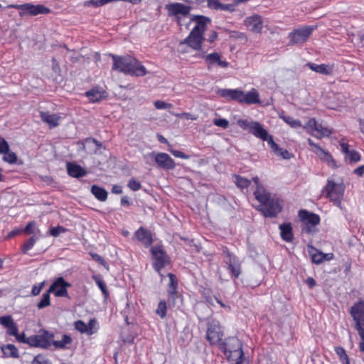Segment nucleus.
<instances>
[{
  "label": "nucleus",
  "instance_id": "obj_1",
  "mask_svg": "<svg viewBox=\"0 0 364 364\" xmlns=\"http://www.w3.org/2000/svg\"><path fill=\"white\" fill-rule=\"evenodd\" d=\"M113 60L112 70L131 76L141 77L146 75V68L135 58L130 55H111Z\"/></svg>",
  "mask_w": 364,
  "mask_h": 364
},
{
  "label": "nucleus",
  "instance_id": "obj_2",
  "mask_svg": "<svg viewBox=\"0 0 364 364\" xmlns=\"http://www.w3.org/2000/svg\"><path fill=\"white\" fill-rule=\"evenodd\" d=\"M255 198L261 203L259 210L265 217H275L282 211L281 200L267 191L262 186H258L254 192Z\"/></svg>",
  "mask_w": 364,
  "mask_h": 364
},
{
  "label": "nucleus",
  "instance_id": "obj_3",
  "mask_svg": "<svg viewBox=\"0 0 364 364\" xmlns=\"http://www.w3.org/2000/svg\"><path fill=\"white\" fill-rule=\"evenodd\" d=\"M220 349L223 351L228 359L236 360L238 363L243 355L242 343L236 337H230L220 343Z\"/></svg>",
  "mask_w": 364,
  "mask_h": 364
},
{
  "label": "nucleus",
  "instance_id": "obj_4",
  "mask_svg": "<svg viewBox=\"0 0 364 364\" xmlns=\"http://www.w3.org/2000/svg\"><path fill=\"white\" fill-rule=\"evenodd\" d=\"M299 217L303 223V230L304 232L311 235L317 232L316 226L320 223V218L318 215L306 210H301L299 211Z\"/></svg>",
  "mask_w": 364,
  "mask_h": 364
},
{
  "label": "nucleus",
  "instance_id": "obj_5",
  "mask_svg": "<svg viewBox=\"0 0 364 364\" xmlns=\"http://www.w3.org/2000/svg\"><path fill=\"white\" fill-rule=\"evenodd\" d=\"M151 253L153 267L163 277L161 270L169 264L170 258L161 246L151 247Z\"/></svg>",
  "mask_w": 364,
  "mask_h": 364
},
{
  "label": "nucleus",
  "instance_id": "obj_6",
  "mask_svg": "<svg viewBox=\"0 0 364 364\" xmlns=\"http://www.w3.org/2000/svg\"><path fill=\"white\" fill-rule=\"evenodd\" d=\"M326 196L338 207H341L343 196L344 186L343 183H335L332 180H328L325 186Z\"/></svg>",
  "mask_w": 364,
  "mask_h": 364
},
{
  "label": "nucleus",
  "instance_id": "obj_7",
  "mask_svg": "<svg viewBox=\"0 0 364 364\" xmlns=\"http://www.w3.org/2000/svg\"><path fill=\"white\" fill-rule=\"evenodd\" d=\"M144 158L146 164H149L150 161L154 160L159 167L164 169H173L176 166L174 160L166 153L151 152L144 155Z\"/></svg>",
  "mask_w": 364,
  "mask_h": 364
},
{
  "label": "nucleus",
  "instance_id": "obj_8",
  "mask_svg": "<svg viewBox=\"0 0 364 364\" xmlns=\"http://www.w3.org/2000/svg\"><path fill=\"white\" fill-rule=\"evenodd\" d=\"M223 255L225 268L232 277L237 278L241 274V264L238 258L231 253L227 247L223 248Z\"/></svg>",
  "mask_w": 364,
  "mask_h": 364
},
{
  "label": "nucleus",
  "instance_id": "obj_9",
  "mask_svg": "<svg viewBox=\"0 0 364 364\" xmlns=\"http://www.w3.org/2000/svg\"><path fill=\"white\" fill-rule=\"evenodd\" d=\"M8 7L21 10L20 16L24 15L37 16L38 14H46L50 12V9L41 4L34 5L26 3L23 4H11Z\"/></svg>",
  "mask_w": 364,
  "mask_h": 364
},
{
  "label": "nucleus",
  "instance_id": "obj_10",
  "mask_svg": "<svg viewBox=\"0 0 364 364\" xmlns=\"http://www.w3.org/2000/svg\"><path fill=\"white\" fill-rule=\"evenodd\" d=\"M54 335L48 331H42V333L28 337L27 344L32 347L47 349L51 345Z\"/></svg>",
  "mask_w": 364,
  "mask_h": 364
},
{
  "label": "nucleus",
  "instance_id": "obj_11",
  "mask_svg": "<svg viewBox=\"0 0 364 364\" xmlns=\"http://www.w3.org/2000/svg\"><path fill=\"white\" fill-rule=\"evenodd\" d=\"M314 30V27L310 26L294 29L289 34V43L295 45L305 43Z\"/></svg>",
  "mask_w": 364,
  "mask_h": 364
},
{
  "label": "nucleus",
  "instance_id": "obj_12",
  "mask_svg": "<svg viewBox=\"0 0 364 364\" xmlns=\"http://www.w3.org/2000/svg\"><path fill=\"white\" fill-rule=\"evenodd\" d=\"M71 287V284L66 282L62 277L55 279L50 287L48 292L53 293L56 297H68V288Z\"/></svg>",
  "mask_w": 364,
  "mask_h": 364
},
{
  "label": "nucleus",
  "instance_id": "obj_13",
  "mask_svg": "<svg viewBox=\"0 0 364 364\" xmlns=\"http://www.w3.org/2000/svg\"><path fill=\"white\" fill-rule=\"evenodd\" d=\"M223 336L221 327L218 321H213L209 323L206 333V338L211 345L220 343Z\"/></svg>",
  "mask_w": 364,
  "mask_h": 364
},
{
  "label": "nucleus",
  "instance_id": "obj_14",
  "mask_svg": "<svg viewBox=\"0 0 364 364\" xmlns=\"http://www.w3.org/2000/svg\"><path fill=\"white\" fill-rule=\"evenodd\" d=\"M309 144L312 146V151L318 156V157L325 163L328 164V166L334 168L336 166V161L333 159L331 154L322 149L320 146L315 144L311 139H308Z\"/></svg>",
  "mask_w": 364,
  "mask_h": 364
},
{
  "label": "nucleus",
  "instance_id": "obj_15",
  "mask_svg": "<svg viewBox=\"0 0 364 364\" xmlns=\"http://www.w3.org/2000/svg\"><path fill=\"white\" fill-rule=\"evenodd\" d=\"M204 40L203 36L190 32L189 35L180 42V46L187 45L195 50H200Z\"/></svg>",
  "mask_w": 364,
  "mask_h": 364
},
{
  "label": "nucleus",
  "instance_id": "obj_16",
  "mask_svg": "<svg viewBox=\"0 0 364 364\" xmlns=\"http://www.w3.org/2000/svg\"><path fill=\"white\" fill-rule=\"evenodd\" d=\"M191 21L195 23V26L192 28L191 32L194 33L204 35L205 31L207 30L208 24L210 22V20L204 16H192Z\"/></svg>",
  "mask_w": 364,
  "mask_h": 364
},
{
  "label": "nucleus",
  "instance_id": "obj_17",
  "mask_svg": "<svg viewBox=\"0 0 364 364\" xmlns=\"http://www.w3.org/2000/svg\"><path fill=\"white\" fill-rule=\"evenodd\" d=\"M97 321L95 318H93L90 319L88 323H85V322L80 320L77 321L75 322L74 326L75 329L80 332L81 333H86L88 336H91L97 332Z\"/></svg>",
  "mask_w": 364,
  "mask_h": 364
},
{
  "label": "nucleus",
  "instance_id": "obj_18",
  "mask_svg": "<svg viewBox=\"0 0 364 364\" xmlns=\"http://www.w3.org/2000/svg\"><path fill=\"white\" fill-rule=\"evenodd\" d=\"M166 9L170 16H178L181 15L186 16L189 14L191 7L181 3H171L166 5Z\"/></svg>",
  "mask_w": 364,
  "mask_h": 364
},
{
  "label": "nucleus",
  "instance_id": "obj_19",
  "mask_svg": "<svg viewBox=\"0 0 364 364\" xmlns=\"http://www.w3.org/2000/svg\"><path fill=\"white\" fill-rule=\"evenodd\" d=\"M0 324L7 328V333L10 336H17L18 326L14 321L11 316L7 315L0 317Z\"/></svg>",
  "mask_w": 364,
  "mask_h": 364
},
{
  "label": "nucleus",
  "instance_id": "obj_20",
  "mask_svg": "<svg viewBox=\"0 0 364 364\" xmlns=\"http://www.w3.org/2000/svg\"><path fill=\"white\" fill-rule=\"evenodd\" d=\"M245 25L252 32L260 33L262 28V21L259 16L255 15L245 19Z\"/></svg>",
  "mask_w": 364,
  "mask_h": 364
},
{
  "label": "nucleus",
  "instance_id": "obj_21",
  "mask_svg": "<svg viewBox=\"0 0 364 364\" xmlns=\"http://www.w3.org/2000/svg\"><path fill=\"white\" fill-rule=\"evenodd\" d=\"M340 146L341 151L346 154V159L350 163H357L360 160V154L355 150H350L348 144L345 141H341Z\"/></svg>",
  "mask_w": 364,
  "mask_h": 364
},
{
  "label": "nucleus",
  "instance_id": "obj_22",
  "mask_svg": "<svg viewBox=\"0 0 364 364\" xmlns=\"http://www.w3.org/2000/svg\"><path fill=\"white\" fill-rule=\"evenodd\" d=\"M134 237L141 242L145 247L150 246L153 242L151 232L143 228H140L136 231Z\"/></svg>",
  "mask_w": 364,
  "mask_h": 364
},
{
  "label": "nucleus",
  "instance_id": "obj_23",
  "mask_svg": "<svg viewBox=\"0 0 364 364\" xmlns=\"http://www.w3.org/2000/svg\"><path fill=\"white\" fill-rule=\"evenodd\" d=\"M350 314L355 323L364 321V301H359L351 307Z\"/></svg>",
  "mask_w": 364,
  "mask_h": 364
},
{
  "label": "nucleus",
  "instance_id": "obj_24",
  "mask_svg": "<svg viewBox=\"0 0 364 364\" xmlns=\"http://www.w3.org/2000/svg\"><path fill=\"white\" fill-rule=\"evenodd\" d=\"M252 133L255 137L266 141L271 136L268 132L263 127V126L258 122H255L253 127H251Z\"/></svg>",
  "mask_w": 364,
  "mask_h": 364
},
{
  "label": "nucleus",
  "instance_id": "obj_25",
  "mask_svg": "<svg viewBox=\"0 0 364 364\" xmlns=\"http://www.w3.org/2000/svg\"><path fill=\"white\" fill-rule=\"evenodd\" d=\"M41 117L43 122L47 123L50 128L57 127L61 117L57 114H51L48 112H41Z\"/></svg>",
  "mask_w": 364,
  "mask_h": 364
},
{
  "label": "nucleus",
  "instance_id": "obj_26",
  "mask_svg": "<svg viewBox=\"0 0 364 364\" xmlns=\"http://www.w3.org/2000/svg\"><path fill=\"white\" fill-rule=\"evenodd\" d=\"M86 96L91 102H96L106 98L107 94L102 87H96L86 92Z\"/></svg>",
  "mask_w": 364,
  "mask_h": 364
},
{
  "label": "nucleus",
  "instance_id": "obj_27",
  "mask_svg": "<svg viewBox=\"0 0 364 364\" xmlns=\"http://www.w3.org/2000/svg\"><path fill=\"white\" fill-rule=\"evenodd\" d=\"M309 68L318 73L323 75H331L333 71V65L330 64H315L312 63H309L307 64Z\"/></svg>",
  "mask_w": 364,
  "mask_h": 364
},
{
  "label": "nucleus",
  "instance_id": "obj_28",
  "mask_svg": "<svg viewBox=\"0 0 364 364\" xmlns=\"http://www.w3.org/2000/svg\"><path fill=\"white\" fill-rule=\"evenodd\" d=\"M265 141L267 142L268 145L270 146L272 151L277 156H280L282 158L284 159H287L290 158V154L287 150L282 149L280 148L277 144H276L272 136H270L268 139Z\"/></svg>",
  "mask_w": 364,
  "mask_h": 364
},
{
  "label": "nucleus",
  "instance_id": "obj_29",
  "mask_svg": "<svg viewBox=\"0 0 364 364\" xmlns=\"http://www.w3.org/2000/svg\"><path fill=\"white\" fill-rule=\"evenodd\" d=\"M259 102V95L257 90L252 88L246 93L243 92V96L242 97V103L252 105Z\"/></svg>",
  "mask_w": 364,
  "mask_h": 364
},
{
  "label": "nucleus",
  "instance_id": "obj_30",
  "mask_svg": "<svg viewBox=\"0 0 364 364\" xmlns=\"http://www.w3.org/2000/svg\"><path fill=\"white\" fill-rule=\"evenodd\" d=\"M205 60L208 65V68L215 63H217L221 68H227L229 65L227 61L220 59V55L218 53H212L205 55Z\"/></svg>",
  "mask_w": 364,
  "mask_h": 364
},
{
  "label": "nucleus",
  "instance_id": "obj_31",
  "mask_svg": "<svg viewBox=\"0 0 364 364\" xmlns=\"http://www.w3.org/2000/svg\"><path fill=\"white\" fill-rule=\"evenodd\" d=\"M168 277L169 279V282L168 284L167 291L168 293L170 298L173 299L177 293L178 279L172 273H168Z\"/></svg>",
  "mask_w": 364,
  "mask_h": 364
},
{
  "label": "nucleus",
  "instance_id": "obj_32",
  "mask_svg": "<svg viewBox=\"0 0 364 364\" xmlns=\"http://www.w3.org/2000/svg\"><path fill=\"white\" fill-rule=\"evenodd\" d=\"M67 170L68 174L72 177H81L86 174L85 171L79 165L68 163L67 164Z\"/></svg>",
  "mask_w": 364,
  "mask_h": 364
},
{
  "label": "nucleus",
  "instance_id": "obj_33",
  "mask_svg": "<svg viewBox=\"0 0 364 364\" xmlns=\"http://www.w3.org/2000/svg\"><path fill=\"white\" fill-rule=\"evenodd\" d=\"M281 237L286 242H291L293 240L292 228L290 223H284L279 225Z\"/></svg>",
  "mask_w": 364,
  "mask_h": 364
},
{
  "label": "nucleus",
  "instance_id": "obj_34",
  "mask_svg": "<svg viewBox=\"0 0 364 364\" xmlns=\"http://www.w3.org/2000/svg\"><path fill=\"white\" fill-rule=\"evenodd\" d=\"M1 349L6 358H17L19 357L18 350L14 344L3 345Z\"/></svg>",
  "mask_w": 364,
  "mask_h": 364
},
{
  "label": "nucleus",
  "instance_id": "obj_35",
  "mask_svg": "<svg viewBox=\"0 0 364 364\" xmlns=\"http://www.w3.org/2000/svg\"><path fill=\"white\" fill-rule=\"evenodd\" d=\"M91 193L100 201H105L107 198V191L97 185H93L91 187Z\"/></svg>",
  "mask_w": 364,
  "mask_h": 364
},
{
  "label": "nucleus",
  "instance_id": "obj_36",
  "mask_svg": "<svg viewBox=\"0 0 364 364\" xmlns=\"http://www.w3.org/2000/svg\"><path fill=\"white\" fill-rule=\"evenodd\" d=\"M279 118L282 119L288 125H289L291 128L296 129L302 127L300 120L296 119L289 115H286L284 113H281L279 114Z\"/></svg>",
  "mask_w": 364,
  "mask_h": 364
},
{
  "label": "nucleus",
  "instance_id": "obj_37",
  "mask_svg": "<svg viewBox=\"0 0 364 364\" xmlns=\"http://www.w3.org/2000/svg\"><path fill=\"white\" fill-rule=\"evenodd\" d=\"M23 231L26 235H33V236H41V232L39 228L36 227V223L34 221L29 222Z\"/></svg>",
  "mask_w": 364,
  "mask_h": 364
},
{
  "label": "nucleus",
  "instance_id": "obj_38",
  "mask_svg": "<svg viewBox=\"0 0 364 364\" xmlns=\"http://www.w3.org/2000/svg\"><path fill=\"white\" fill-rule=\"evenodd\" d=\"M72 343V338L70 336L63 335L61 341H52L55 348L64 349L68 348V345Z\"/></svg>",
  "mask_w": 364,
  "mask_h": 364
},
{
  "label": "nucleus",
  "instance_id": "obj_39",
  "mask_svg": "<svg viewBox=\"0 0 364 364\" xmlns=\"http://www.w3.org/2000/svg\"><path fill=\"white\" fill-rule=\"evenodd\" d=\"M256 121H252L250 119H239L237 121V125L245 131H251V127H253Z\"/></svg>",
  "mask_w": 364,
  "mask_h": 364
},
{
  "label": "nucleus",
  "instance_id": "obj_40",
  "mask_svg": "<svg viewBox=\"0 0 364 364\" xmlns=\"http://www.w3.org/2000/svg\"><path fill=\"white\" fill-rule=\"evenodd\" d=\"M318 123L314 118L310 119L307 123L303 126L304 130L309 134L314 136L315 135V129H317Z\"/></svg>",
  "mask_w": 364,
  "mask_h": 364
},
{
  "label": "nucleus",
  "instance_id": "obj_41",
  "mask_svg": "<svg viewBox=\"0 0 364 364\" xmlns=\"http://www.w3.org/2000/svg\"><path fill=\"white\" fill-rule=\"evenodd\" d=\"M331 134V131L329 129L323 127L321 124H318L317 129H315L314 136L320 139L323 136H328Z\"/></svg>",
  "mask_w": 364,
  "mask_h": 364
},
{
  "label": "nucleus",
  "instance_id": "obj_42",
  "mask_svg": "<svg viewBox=\"0 0 364 364\" xmlns=\"http://www.w3.org/2000/svg\"><path fill=\"white\" fill-rule=\"evenodd\" d=\"M41 237V236H32L29 238L22 247V252L26 253L28 251L31 250L34 246L36 241Z\"/></svg>",
  "mask_w": 364,
  "mask_h": 364
},
{
  "label": "nucleus",
  "instance_id": "obj_43",
  "mask_svg": "<svg viewBox=\"0 0 364 364\" xmlns=\"http://www.w3.org/2000/svg\"><path fill=\"white\" fill-rule=\"evenodd\" d=\"M112 1H118V0H89L85 2V6L100 7Z\"/></svg>",
  "mask_w": 364,
  "mask_h": 364
},
{
  "label": "nucleus",
  "instance_id": "obj_44",
  "mask_svg": "<svg viewBox=\"0 0 364 364\" xmlns=\"http://www.w3.org/2000/svg\"><path fill=\"white\" fill-rule=\"evenodd\" d=\"M335 351L343 364H349L348 357L343 348L340 346L335 347Z\"/></svg>",
  "mask_w": 364,
  "mask_h": 364
},
{
  "label": "nucleus",
  "instance_id": "obj_45",
  "mask_svg": "<svg viewBox=\"0 0 364 364\" xmlns=\"http://www.w3.org/2000/svg\"><path fill=\"white\" fill-rule=\"evenodd\" d=\"M50 292H48V290L46 293H44L43 294L41 301H39V303L37 305V307L39 309H43L46 306H48L50 304Z\"/></svg>",
  "mask_w": 364,
  "mask_h": 364
},
{
  "label": "nucleus",
  "instance_id": "obj_46",
  "mask_svg": "<svg viewBox=\"0 0 364 364\" xmlns=\"http://www.w3.org/2000/svg\"><path fill=\"white\" fill-rule=\"evenodd\" d=\"M315 252H311V260L314 263L318 264L323 262V253L312 248Z\"/></svg>",
  "mask_w": 364,
  "mask_h": 364
},
{
  "label": "nucleus",
  "instance_id": "obj_47",
  "mask_svg": "<svg viewBox=\"0 0 364 364\" xmlns=\"http://www.w3.org/2000/svg\"><path fill=\"white\" fill-rule=\"evenodd\" d=\"M235 183L237 187H239L240 188H247L250 185L251 182L250 180H248L244 177H241L240 176H235Z\"/></svg>",
  "mask_w": 364,
  "mask_h": 364
},
{
  "label": "nucleus",
  "instance_id": "obj_48",
  "mask_svg": "<svg viewBox=\"0 0 364 364\" xmlns=\"http://www.w3.org/2000/svg\"><path fill=\"white\" fill-rule=\"evenodd\" d=\"M166 311L167 306L166 302L164 301H161L156 310V314H158L161 318H164L166 315Z\"/></svg>",
  "mask_w": 364,
  "mask_h": 364
},
{
  "label": "nucleus",
  "instance_id": "obj_49",
  "mask_svg": "<svg viewBox=\"0 0 364 364\" xmlns=\"http://www.w3.org/2000/svg\"><path fill=\"white\" fill-rule=\"evenodd\" d=\"M32 364H52L51 361L46 356L38 354L33 359Z\"/></svg>",
  "mask_w": 364,
  "mask_h": 364
},
{
  "label": "nucleus",
  "instance_id": "obj_50",
  "mask_svg": "<svg viewBox=\"0 0 364 364\" xmlns=\"http://www.w3.org/2000/svg\"><path fill=\"white\" fill-rule=\"evenodd\" d=\"M4 155L3 156V160L9 164H14L16 161L17 157L15 153L10 152L9 150L3 153Z\"/></svg>",
  "mask_w": 364,
  "mask_h": 364
},
{
  "label": "nucleus",
  "instance_id": "obj_51",
  "mask_svg": "<svg viewBox=\"0 0 364 364\" xmlns=\"http://www.w3.org/2000/svg\"><path fill=\"white\" fill-rule=\"evenodd\" d=\"M232 92L233 89H219L217 93L227 100H232Z\"/></svg>",
  "mask_w": 364,
  "mask_h": 364
},
{
  "label": "nucleus",
  "instance_id": "obj_52",
  "mask_svg": "<svg viewBox=\"0 0 364 364\" xmlns=\"http://www.w3.org/2000/svg\"><path fill=\"white\" fill-rule=\"evenodd\" d=\"M127 186L132 191H139L141 187V185L139 181H136L135 178H132L129 182H128V184H127Z\"/></svg>",
  "mask_w": 364,
  "mask_h": 364
},
{
  "label": "nucleus",
  "instance_id": "obj_53",
  "mask_svg": "<svg viewBox=\"0 0 364 364\" xmlns=\"http://www.w3.org/2000/svg\"><path fill=\"white\" fill-rule=\"evenodd\" d=\"M66 231V229L63 228V226H57L53 227L50 230V235L53 237H57L60 235L61 233H63Z\"/></svg>",
  "mask_w": 364,
  "mask_h": 364
},
{
  "label": "nucleus",
  "instance_id": "obj_54",
  "mask_svg": "<svg viewBox=\"0 0 364 364\" xmlns=\"http://www.w3.org/2000/svg\"><path fill=\"white\" fill-rule=\"evenodd\" d=\"M154 106L158 109H166L172 107V105L166 103L161 100H157L154 102Z\"/></svg>",
  "mask_w": 364,
  "mask_h": 364
},
{
  "label": "nucleus",
  "instance_id": "obj_55",
  "mask_svg": "<svg viewBox=\"0 0 364 364\" xmlns=\"http://www.w3.org/2000/svg\"><path fill=\"white\" fill-rule=\"evenodd\" d=\"M213 122L214 125L223 129H226L229 126V122L225 119H215Z\"/></svg>",
  "mask_w": 364,
  "mask_h": 364
},
{
  "label": "nucleus",
  "instance_id": "obj_56",
  "mask_svg": "<svg viewBox=\"0 0 364 364\" xmlns=\"http://www.w3.org/2000/svg\"><path fill=\"white\" fill-rule=\"evenodd\" d=\"M45 285V282H42L38 284H35L32 287V290H31V295L32 296H37L40 294V292L41 291L42 289L43 288Z\"/></svg>",
  "mask_w": 364,
  "mask_h": 364
},
{
  "label": "nucleus",
  "instance_id": "obj_57",
  "mask_svg": "<svg viewBox=\"0 0 364 364\" xmlns=\"http://www.w3.org/2000/svg\"><path fill=\"white\" fill-rule=\"evenodd\" d=\"M232 100H236L242 103V97L243 96V91L238 89H233Z\"/></svg>",
  "mask_w": 364,
  "mask_h": 364
},
{
  "label": "nucleus",
  "instance_id": "obj_58",
  "mask_svg": "<svg viewBox=\"0 0 364 364\" xmlns=\"http://www.w3.org/2000/svg\"><path fill=\"white\" fill-rule=\"evenodd\" d=\"M9 150V146L6 141L0 136V154L6 153Z\"/></svg>",
  "mask_w": 364,
  "mask_h": 364
},
{
  "label": "nucleus",
  "instance_id": "obj_59",
  "mask_svg": "<svg viewBox=\"0 0 364 364\" xmlns=\"http://www.w3.org/2000/svg\"><path fill=\"white\" fill-rule=\"evenodd\" d=\"M170 151L172 154V155H173L176 158H180L183 159H188L190 158L188 155H186V154L178 150H171Z\"/></svg>",
  "mask_w": 364,
  "mask_h": 364
},
{
  "label": "nucleus",
  "instance_id": "obj_60",
  "mask_svg": "<svg viewBox=\"0 0 364 364\" xmlns=\"http://www.w3.org/2000/svg\"><path fill=\"white\" fill-rule=\"evenodd\" d=\"M218 0H208V5L210 8L218 10L220 6Z\"/></svg>",
  "mask_w": 364,
  "mask_h": 364
},
{
  "label": "nucleus",
  "instance_id": "obj_61",
  "mask_svg": "<svg viewBox=\"0 0 364 364\" xmlns=\"http://www.w3.org/2000/svg\"><path fill=\"white\" fill-rule=\"evenodd\" d=\"M218 10L221 11H233L235 10V6L231 4H220V8Z\"/></svg>",
  "mask_w": 364,
  "mask_h": 364
},
{
  "label": "nucleus",
  "instance_id": "obj_62",
  "mask_svg": "<svg viewBox=\"0 0 364 364\" xmlns=\"http://www.w3.org/2000/svg\"><path fill=\"white\" fill-rule=\"evenodd\" d=\"M355 328L358 331L360 338L364 339V326L362 324V322L355 323Z\"/></svg>",
  "mask_w": 364,
  "mask_h": 364
},
{
  "label": "nucleus",
  "instance_id": "obj_63",
  "mask_svg": "<svg viewBox=\"0 0 364 364\" xmlns=\"http://www.w3.org/2000/svg\"><path fill=\"white\" fill-rule=\"evenodd\" d=\"M95 282L98 287L101 289L103 294H107L106 285L105 282L100 279H96Z\"/></svg>",
  "mask_w": 364,
  "mask_h": 364
},
{
  "label": "nucleus",
  "instance_id": "obj_64",
  "mask_svg": "<svg viewBox=\"0 0 364 364\" xmlns=\"http://www.w3.org/2000/svg\"><path fill=\"white\" fill-rule=\"evenodd\" d=\"M112 193L114 194H121L122 193V188L119 185H114L112 188Z\"/></svg>",
  "mask_w": 364,
  "mask_h": 364
}]
</instances>
